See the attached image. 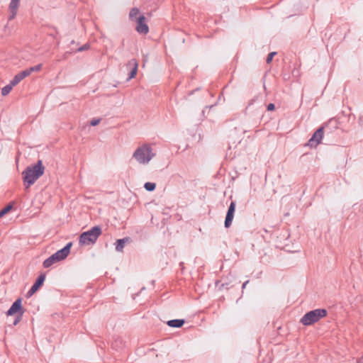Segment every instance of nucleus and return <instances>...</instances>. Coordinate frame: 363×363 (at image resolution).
Returning a JSON list of instances; mask_svg holds the SVG:
<instances>
[{"label": "nucleus", "mask_w": 363, "mask_h": 363, "mask_svg": "<svg viewBox=\"0 0 363 363\" xmlns=\"http://www.w3.org/2000/svg\"><path fill=\"white\" fill-rule=\"evenodd\" d=\"M45 172L42 160H39L33 164L28 166L22 172L23 182L26 189L33 185Z\"/></svg>", "instance_id": "obj_1"}, {"label": "nucleus", "mask_w": 363, "mask_h": 363, "mask_svg": "<svg viewBox=\"0 0 363 363\" xmlns=\"http://www.w3.org/2000/svg\"><path fill=\"white\" fill-rule=\"evenodd\" d=\"M101 233V228L99 225H95L89 230L81 233L79 237V243L80 245H94Z\"/></svg>", "instance_id": "obj_2"}, {"label": "nucleus", "mask_w": 363, "mask_h": 363, "mask_svg": "<svg viewBox=\"0 0 363 363\" xmlns=\"http://www.w3.org/2000/svg\"><path fill=\"white\" fill-rule=\"evenodd\" d=\"M327 315L328 311L325 308L314 309L306 313L301 318L300 323L305 326L312 325Z\"/></svg>", "instance_id": "obj_3"}, {"label": "nucleus", "mask_w": 363, "mask_h": 363, "mask_svg": "<svg viewBox=\"0 0 363 363\" xmlns=\"http://www.w3.org/2000/svg\"><path fill=\"white\" fill-rule=\"evenodd\" d=\"M155 156V153L152 152V147L147 144L138 147L133 155V157L143 164H147Z\"/></svg>", "instance_id": "obj_4"}, {"label": "nucleus", "mask_w": 363, "mask_h": 363, "mask_svg": "<svg viewBox=\"0 0 363 363\" xmlns=\"http://www.w3.org/2000/svg\"><path fill=\"white\" fill-rule=\"evenodd\" d=\"M25 310L22 306V298H17L6 311L7 316L16 315L12 326L16 325L22 319Z\"/></svg>", "instance_id": "obj_5"}, {"label": "nucleus", "mask_w": 363, "mask_h": 363, "mask_svg": "<svg viewBox=\"0 0 363 363\" xmlns=\"http://www.w3.org/2000/svg\"><path fill=\"white\" fill-rule=\"evenodd\" d=\"M325 134L323 128L320 126L312 135L311 138L308 141V145L311 147H315L321 143V140Z\"/></svg>", "instance_id": "obj_6"}, {"label": "nucleus", "mask_w": 363, "mask_h": 363, "mask_svg": "<svg viewBox=\"0 0 363 363\" xmlns=\"http://www.w3.org/2000/svg\"><path fill=\"white\" fill-rule=\"evenodd\" d=\"M339 121L335 118H332L329 119L327 122L323 123L321 127L323 128L325 134H326V135H328L330 134H332L334 131L337 130L339 128Z\"/></svg>", "instance_id": "obj_7"}, {"label": "nucleus", "mask_w": 363, "mask_h": 363, "mask_svg": "<svg viewBox=\"0 0 363 363\" xmlns=\"http://www.w3.org/2000/svg\"><path fill=\"white\" fill-rule=\"evenodd\" d=\"M235 206H236L235 201H232L230 203V206H228V211L226 213V216H225V218L224 226L225 228H230V225H232V222H233L235 211Z\"/></svg>", "instance_id": "obj_8"}, {"label": "nucleus", "mask_w": 363, "mask_h": 363, "mask_svg": "<svg viewBox=\"0 0 363 363\" xmlns=\"http://www.w3.org/2000/svg\"><path fill=\"white\" fill-rule=\"evenodd\" d=\"M145 17L144 15H140L136 18V30L138 33L141 34H147L149 32V27L145 23Z\"/></svg>", "instance_id": "obj_9"}, {"label": "nucleus", "mask_w": 363, "mask_h": 363, "mask_svg": "<svg viewBox=\"0 0 363 363\" xmlns=\"http://www.w3.org/2000/svg\"><path fill=\"white\" fill-rule=\"evenodd\" d=\"M126 67L128 69H130V72L128 73V77L127 80L133 79L135 77V75L137 74V72H138V61L134 58L131 59L127 62Z\"/></svg>", "instance_id": "obj_10"}, {"label": "nucleus", "mask_w": 363, "mask_h": 363, "mask_svg": "<svg viewBox=\"0 0 363 363\" xmlns=\"http://www.w3.org/2000/svg\"><path fill=\"white\" fill-rule=\"evenodd\" d=\"M72 245V243L71 242L67 243L64 247L55 252L54 255L58 258L60 261L64 260L69 255Z\"/></svg>", "instance_id": "obj_11"}, {"label": "nucleus", "mask_w": 363, "mask_h": 363, "mask_svg": "<svg viewBox=\"0 0 363 363\" xmlns=\"http://www.w3.org/2000/svg\"><path fill=\"white\" fill-rule=\"evenodd\" d=\"M20 0H11V2L9 6V16L8 18L9 21L13 20L17 13L18 7H19Z\"/></svg>", "instance_id": "obj_12"}, {"label": "nucleus", "mask_w": 363, "mask_h": 363, "mask_svg": "<svg viewBox=\"0 0 363 363\" xmlns=\"http://www.w3.org/2000/svg\"><path fill=\"white\" fill-rule=\"evenodd\" d=\"M28 76H29V72H27L26 69L23 70L13 77V78L11 79L12 84L17 85L21 82V81H22L25 77Z\"/></svg>", "instance_id": "obj_13"}, {"label": "nucleus", "mask_w": 363, "mask_h": 363, "mask_svg": "<svg viewBox=\"0 0 363 363\" xmlns=\"http://www.w3.org/2000/svg\"><path fill=\"white\" fill-rule=\"evenodd\" d=\"M60 262L58 258H57L54 254L50 256L48 258L44 260L43 262V266L44 268H49L54 264Z\"/></svg>", "instance_id": "obj_14"}, {"label": "nucleus", "mask_w": 363, "mask_h": 363, "mask_svg": "<svg viewBox=\"0 0 363 363\" xmlns=\"http://www.w3.org/2000/svg\"><path fill=\"white\" fill-rule=\"evenodd\" d=\"M184 319H173L168 320L167 325L171 328H179L184 325Z\"/></svg>", "instance_id": "obj_15"}, {"label": "nucleus", "mask_w": 363, "mask_h": 363, "mask_svg": "<svg viewBox=\"0 0 363 363\" xmlns=\"http://www.w3.org/2000/svg\"><path fill=\"white\" fill-rule=\"evenodd\" d=\"M46 275L45 273H41L35 279V282L32 285L35 289L38 290L44 284Z\"/></svg>", "instance_id": "obj_16"}, {"label": "nucleus", "mask_w": 363, "mask_h": 363, "mask_svg": "<svg viewBox=\"0 0 363 363\" xmlns=\"http://www.w3.org/2000/svg\"><path fill=\"white\" fill-rule=\"evenodd\" d=\"M129 240V238H123L122 239H118L116 242V250L118 252H121L124 247L125 243Z\"/></svg>", "instance_id": "obj_17"}, {"label": "nucleus", "mask_w": 363, "mask_h": 363, "mask_svg": "<svg viewBox=\"0 0 363 363\" xmlns=\"http://www.w3.org/2000/svg\"><path fill=\"white\" fill-rule=\"evenodd\" d=\"M15 86L16 85L14 84H12V82L11 80L10 83L9 84L6 85L5 86H4L1 89V95L2 96L8 95L10 93V91H11V89H13V87Z\"/></svg>", "instance_id": "obj_18"}, {"label": "nucleus", "mask_w": 363, "mask_h": 363, "mask_svg": "<svg viewBox=\"0 0 363 363\" xmlns=\"http://www.w3.org/2000/svg\"><path fill=\"white\" fill-rule=\"evenodd\" d=\"M13 208L12 204H8L4 208H3L1 210H0V218H2L4 216H5L6 213H8Z\"/></svg>", "instance_id": "obj_19"}, {"label": "nucleus", "mask_w": 363, "mask_h": 363, "mask_svg": "<svg viewBox=\"0 0 363 363\" xmlns=\"http://www.w3.org/2000/svg\"><path fill=\"white\" fill-rule=\"evenodd\" d=\"M140 13V11L138 8H133L130 11V13H129V18L130 20H134V18L136 19L137 16L138 15V13Z\"/></svg>", "instance_id": "obj_20"}, {"label": "nucleus", "mask_w": 363, "mask_h": 363, "mask_svg": "<svg viewBox=\"0 0 363 363\" xmlns=\"http://www.w3.org/2000/svg\"><path fill=\"white\" fill-rule=\"evenodd\" d=\"M144 188L147 191H153L156 188V184L153 182H146L144 184Z\"/></svg>", "instance_id": "obj_21"}, {"label": "nucleus", "mask_w": 363, "mask_h": 363, "mask_svg": "<svg viewBox=\"0 0 363 363\" xmlns=\"http://www.w3.org/2000/svg\"><path fill=\"white\" fill-rule=\"evenodd\" d=\"M122 345L123 340L120 337H118L115 340L114 342L113 343V347L118 350L122 348Z\"/></svg>", "instance_id": "obj_22"}, {"label": "nucleus", "mask_w": 363, "mask_h": 363, "mask_svg": "<svg viewBox=\"0 0 363 363\" xmlns=\"http://www.w3.org/2000/svg\"><path fill=\"white\" fill-rule=\"evenodd\" d=\"M42 68V65L41 64H38L35 66H33V67H29L28 69H26L27 72H29V75L33 72H38Z\"/></svg>", "instance_id": "obj_23"}, {"label": "nucleus", "mask_w": 363, "mask_h": 363, "mask_svg": "<svg viewBox=\"0 0 363 363\" xmlns=\"http://www.w3.org/2000/svg\"><path fill=\"white\" fill-rule=\"evenodd\" d=\"M216 286L218 289V290H222L224 288L228 289V283H221L220 281L218 280L215 282Z\"/></svg>", "instance_id": "obj_24"}, {"label": "nucleus", "mask_w": 363, "mask_h": 363, "mask_svg": "<svg viewBox=\"0 0 363 363\" xmlns=\"http://www.w3.org/2000/svg\"><path fill=\"white\" fill-rule=\"evenodd\" d=\"M277 55V52H269L266 58V62L269 64L272 62L273 57Z\"/></svg>", "instance_id": "obj_25"}, {"label": "nucleus", "mask_w": 363, "mask_h": 363, "mask_svg": "<svg viewBox=\"0 0 363 363\" xmlns=\"http://www.w3.org/2000/svg\"><path fill=\"white\" fill-rule=\"evenodd\" d=\"M38 290L36 289H35L33 286L30 287V289L28 290V291L27 292V294H26V296L28 298L30 297L31 296H33Z\"/></svg>", "instance_id": "obj_26"}, {"label": "nucleus", "mask_w": 363, "mask_h": 363, "mask_svg": "<svg viewBox=\"0 0 363 363\" xmlns=\"http://www.w3.org/2000/svg\"><path fill=\"white\" fill-rule=\"evenodd\" d=\"M101 121V119L100 118H93L91 121H90V125L91 126H96Z\"/></svg>", "instance_id": "obj_27"}, {"label": "nucleus", "mask_w": 363, "mask_h": 363, "mask_svg": "<svg viewBox=\"0 0 363 363\" xmlns=\"http://www.w3.org/2000/svg\"><path fill=\"white\" fill-rule=\"evenodd\" d=\"M89 48V44H84V45L81 46L80 48H79L77 50V52H82V51H84V50H86Z\"/></svg>", "instance_id": "obj_28"}, {"label": "nucleus", "mask_w": 363, "mask_h": 363, "mask_svg": "<svg viewBox=\"0 0 363 363\" xmlns=\"http://www.w3.org/2000/svg\"><path fill=\"white\" fill-rule=\"evenodd\" d=\"M275 109V105L272 103H270L267 106V110L268 111H272Z\"/></svg>", "instance_id": "obj_29"}, {"label": "nucleus", "mask_w": 363, "mask_h": 363, "mask_svg": "<svg viewBox=\"0 0 363 363\" xmlns=\"http://www.w3.org/2000/svg\"><path fill=\"white\" fill-rule=\"evenodd\" d=\"M248 283H249V280H247L246 281H245V282L242 284V290L246 287V286H247V284Z\"/></svg>", "instance_id": "obj_30"}, {"label": "nucleus", "mask_w": 363, "mask_h": 363, "mask_svg": "<svg viewBox=\"0 0 363 363\" xmlns=\"http://www.w3.org/2000/svg\"><path fill=\"white\" fill-rule=\"evenodd\" d=\"M255 101V99H252L250 101L249 104H248V106H251Z\"/></svg>", "instance_id": "obj_31"}, {"label": "nucleus", "mask_w": 363, "mask_h": 363, "mask_svg": "<svg viewBox=\"0 0 363 363\" xmlns=\"http://www.w3.org/2000/svg\"><path fill=\"white\" fill-rule=\"evenodd\" d=\"M362 121H363V117L360 116L359 118V123L361 124L362 123Z\"/></svg>", "instance_id": "obj_32"}, {"label": "nucleus", "mask_w": 363, "mask_h": 363, "mask_svg": "<svg viewBox=\"0 0 363 363\" xmlns=\"http://www.w3.org/2000/svg\"><path fill=\"white\" fill-rule=\"evenodd\" d=\"M179 265H180V266H181V267H182V268H181L182 271H183V269H184V262H180Z\"/></svg>", "instance_id": "obj_33"}, {"label": "nucleus", "mask_w": 363, "mask_h": 363, "mask_svg": "<svg viewBox=\"0 0 363 363\" xmlns=\"http://www.w3.org/2000/svg\"><path fill=\"white\" fill-rule=\"evenodd\" d=\"M286 78H287V76H284V79H286Z\"/></svg>", "instance_id": "obj_34"}, {"label": "nucleus", "mask_w": 363, "mask_h": 363, "mask_svg": "<svg viewBox=\"0 0 363 363\" xmlns=\"http://www.w3.org/2000/svg\"><path fill=\"white\" fill-rule=\"evenodd\" d=\"M286 78H287V76H284V79H286Z\"/></svg>", "instance_id": "obj_35"}]
</instances>
